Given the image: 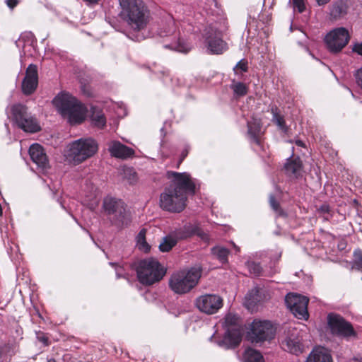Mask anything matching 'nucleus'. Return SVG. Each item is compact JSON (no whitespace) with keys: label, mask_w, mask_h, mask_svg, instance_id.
<instances>
[{"label":"nucleus","mask_w":362,"mask_h":362,"mask_svg":"<svg viewBox=\"0 0 362 362\" xmlns=\"http://www.w3.org/2000/svg\"><path fill=\"white\" fill-rule=\"evenodd\" d=\"M351 269L362 272V250H355L353 252Z\"/></svg>","instance_id":"33"},{"label":"nucleus","mask_w":362,"mask_h":362,"mask_svg":"<svg viewBox=\"0 0 362 362\" xmlns=\"http://www.w3.org/2000/svg\"><path fill=\"white\" fill-rule=\"evenodd\" d=\"M129 38H131V39H132V40H134V38H133L132 37H129ZM143 38H144V37H143V36L137 35V36H136V37H135V40L139 41V40H141V39H143Z\"/></svg>","instance_id":"49"},{"label":"nucleus","mask_w":362,"mask_h":362,"mask_svg":"<svg viewBox=\"0 0 362 362\" xmlns=\"http://www.w3.org/2000/svg\"><path fill=\"white\" fill-rule=\"evenodd\" d=\"M145 235H146V230L143 229L141 230L137 237V245L140 250H144V252H148L149 250V245L146 243L145 240Z\"/></svg>","instance_id":"35"},{"label":"nucleus","mask_w":362,"mask_h":362,"mask_svg":"<svg viewBox=\"0 0 362 362\" xmlns=\"http://www.w3.org/2000/svg\"><path fill=\"white\" fill-rule=\"evenodd\" d=\"M136 272L139 281L144 285H152L160 281L165 274L160 263L153 258L141 260Z\"/></svg>","instance_id":"8"},{"label":"nucleus","mask_w":362,"mask_h":362,"mask_svg":"<svg viewBox=\"0 0 362 362\" xmlns=\"http://www.w3.org/2000/svg\"><path fill=\"white\" fill-rule=\"evenodd\" d=\"M239 320L240 317L236 314L228 313L226 315L224 325L227 331L223 340L218 341L220 346L230 349L240 344L242 336Z\"/></svg>","instance_id":"9"},{"label":"nucleus","mask_w":362,"mask_h":362,"mask_svg":"<svg viewBox=\"0 0 362 362\" xmlns=\"http://www.w3.org/2000/svg\"><path fill=\"white\" fill-rule=\"evenodd\" d=\"M241 70L242 71H247V63L246 61L240 60L235 66L234 71L236 74L238 73V70Z\"/></svg>","instance_id":"40"},{"label":"nucleus","mask_w":362,"mask_h":362,"mask_svg":"<svg viewBox=\"0 0 362 362\" xmlns=\"http://www.w3.org/2000/svg\"><path fill=\"white\" fill-rule=\"evenodd\" d=\"M165 47L182 53H187L191 49V45L183 39L180 38L175 42L165 45Z\"/></svg>","instance_id":"30"},{"label":"nucleus","mask_w":362,"mask_h":362,"mask_svg":"<svg viewBox=\"0 0 362 362\" xmlns=\"http://www.w3.org/2000/svg\"><path fill=\"white\" fill-rule=\"evenodd\" d=\"M205 43L211 54H220L228 49L227 43L222 40L223 30L217 24L208 26L204 34Z\"/></svg>","instance_id":"10"},{"label":"nucleus","mask_w":362,"mask_h":362,"mask_svg":"<svg viewBox=\"0 0 362 362\" xmlns=\"http://www.w3.org/2000/svg\"><path fill=\"white\" fill-rule=\"evenodd\" d=\"M328 325L333 334L344 338L356 337V332L350 322L337 314L330 313L327 316Z\"/></svg>","instance_id":"12"},{"label":"nucleus","mask_w":362,"mask_h":362,"mask_svg":"<svg viewBox=\"0 0 362 362\" xmlns=\"http://www.w3.org/2000/svg\"><path fill=\"white\" fill-rule=\"evenodd\" d=\"M90 119L94 126L98 128H103L106 124V119L103 111L96 107L91 109Z\"/></svg>","instance_id":"25"},{"label":"nucleus","mask_w":362,"mask_h":362,"mask_svg":"<svg viewBox=\"0 0 362 362\" xmlns=\"http://www.w3.org/2000/svg\"><path fill=\"white\" fill-rule=\"evenodd\" d=\"M347 5L343 1L333 3L330 7L329 15L334 20L343 18L347 13Z\"/></svg>","instance_id":"23"},{"label":"nucleus","mask_w":362,"mask_h":362,"mask_svg":"<svg viewBox=\"0 0 362 362\" xmlns=\"http://www.w3.org/2000/svg\"><path fill=\"white\" fill-rule=\"evenodd\" d=\"M10 346L6 345L0 347V361L1 360H6V352H9Z\"/></svg>","instance_id":"41"},{"label":"nucleus","mask_w":362,"mask_h":362,"mask_svg":"<svg viewBox=\"0 0 362 362\" xmlns=\"http://www.w3.org/2000/svg\"><path fill=\"white\" fill-rule=\"evenodd\" d=\"M123 177L127 180L130 183H134L136 180V174L132 168L125 167L122 169Z\"/></svg>","instance_id":"36"},{"label":"nucleus","mask_w":362,"mask_h":362,"mask_svg":"<svg viewBox=\"0 0 362 362\" xmlns=\"http://www.w3.org/2000/svg\"><path fill=\"white\" fill-rule=\"evenodd\" d=\"M301 341L302 337L300 334V331L296 327L289 328L281 340V346L284 350L298 355L303 352V345Z\"/></svg>","instance_id":"15"},{"label":"nucleus","mask_w":362,"mask_h":362,"mask_svg":"<svg viewBox=\"0 0 362 362\" xmlns=\"http://www.w3.org/2000/svg\"><path fill=\"white\" fill-rule=\"evenodd\" d=\"M330 0H316L317 4L319 6H322L327 4L328 2H329Z\"/></svg>","instance_id":"48"},{"label":"nucleus","mask_w":362,"mask_h":362,"mask_svg":"<svg viewBox=\"0 0 362 362\" xmlns=\"http://www.w3.org/2000/svg\"><path fill=\"white\" fill-rule=\"evenodd\" d=\"M286 173L294 177H299L303 171V164L299 157L292 156L287 159L284 165Z\"/></svg>","instance_id":"20"},{"label":"nucleus","mask_w":362,"mask_h":362,"mask_svg":"<svg viewBox=\"0 0 362 362\" xmlns=\"http://www.w3.org/2000/svg\"><path fill=\"white\" fill-rule=\"evenodd\" d=\"M47 362H56V361L53 358H50L47 360Z\"/></svg>","instance_id":"51"},{"label":"nucleus","mask_w":362,"mask_h":362,"mask_svg":"<svg viewBox=\"0 0 362 362\" xmlns=\"http://www.w3.org/2000/svg\"><path fill=\"white\" fill-rule=\"evenodd\" d=\"M175 30L174 19L170 16H167L165 21L159 28L158 35L160 37L168 36Z\"/></svg>","instance_id":"24"},{"label":"nucleus","mask_w":362,"mask_h":362,"mask_svg":"<svg viewBox=\"0 0 362 362\" xmlns=\"http://www.w3.org/2000/svg\"><path fill=\"white\" fill-rule=\"evenodd\" d=\"M98 151L97 141L92 138H81L72 141L66 153V158L74 165H78L93 157Z\"/></svg>","instance_id":"6"},{"label":"nucleus","mask_w":362,"mask_h":362,"mask_svg":"<svg viewBox=\"0 0 362 362\" xmlns=\"http://www.w3.org/2000/svg\"><path fill=\"white\" fill-rule=\"evenodd\" d=\"M29 153L32 160L41 169L45 170L49 167V162L43 148L38 144L30 146Z\"/></svg>","instance_id":"19"},{"label":"nucleus","mask_w":362,"mask_h":362,"mask_svg":"<svg viewBox=\"0 0 362 362\" xmlns=\"http://www.w3.org/2000/svg\"><path fill=\"white\" fill-rule=\"evenodd\" d=\"M103 209L108 220L117 228H122L130 223V214L122 200L107 197L103 202Z\"/></svg>","instance_id":"7"},{"label":"nucleus","mask_w":362,"mask_h":362,"mask_svg":"<svg viewBox=\"0 0 362 362\" xmlns=\"http://www.w3.org/2000/svg\"><path fill=\"white\" fill-rule=\"evenodd\" d=\"M8 119L24 132L35 133L40 130L37 119L28 111V108L21 104L15 103L6 107Z\"/></svg>","instance_id":"4"},{"label":"nucleus","mask_w":362,"mask_h":362,"mask_svg":"<svg viewBox=\"0 0 362 362\" xmlns=\"http://www.w3.org/2000/svg\"><path fill=\"white\" fill-rule=\"evenodd\" d=\"M211 252L221 262L224 263L227 262L229 251L226 248L223 247L216 246L211 249Z\"/></svg>","instance_id":"32"},{"label":"nucleus","mask_w":362,"mask_h":362,"mask_svg":"<svg viewBox=\"0 0 362 362\" xmlns=\"http://www.w3.org/2000/svg\"><path fill=\"white\" fill-rule=\"evenodd\" d=\"M247 134L251 140L257 145H260V136H261V122L259 119L252 118L250 121L247 122Z\"/></svg>","instance_id":"22"},{"label":"nucleus","mask_w":362,"mask_h":362,"mask_svg":"<svg viewBox=\"0 0 362 362\" xmlns=\"http://www.w3.org/2000/svg\"><path fill=\"white\" fill-rule=\"evenodd\" d=\"M320 211L322 213H329V206L327 204H323L320 206Z\"/></svg>","instance_id":"46"},{"label":"nucleus","mask_w":362,"mask_h":362,"mask_svg":"<svg viewBox=\"0 0 362 362\" xmlns=\"http://www.w3.org/2000/svg\"><path fill=\"white\" fill-rule=\"evenodd\" d=\"M201 275L202 270L198 267L175 272L170 278L169 286L177 294L189 293L197 285Z\"/></svg>","instance_id":"5"},{"label":"nucleus","mask_w":362,"mask_h":362,"mask_svg":"<svg viewBox=\"0 0 362 362\" xmlns=\"http://www.w3.org/2000/svg\"><path fill=\"white\" fill-rule=\"evenodd\" d=\"M87 5L98 4L100 0H83Z\"/></svg>","instance_id":"47"},{"label":"nucleus","mask_w":362,"mask_h":362,"mask_svg":"<svg viewBox=\"0 0 362 362\" xmlns=\"http://www.w3.org/2000/svg\"><path fill=\"white\" fill-rule=\"evenodd\" d=\"M187 154H188V151L187 149L184 150L182 152L180 160L177 164V167H179V165L181 164V163L183 161V160L185 158V157L187 156Z\"/></svg>","instance_id":"45"},{"label":"nucleus","mask_w":362,"mask_h":362,"mask_svg":"<svg viewBox=\"0 0 362 362\" xmlns=\"http://www.w3.org/2000/svg\"><path fill=\"white\" fill-rule=\"evenodd\" d=\"M356 78L358 85L362 87V68L357 71Z\"/></svg>","instance_id":"43"},{"label":"nucleus","mask_w":362,"mask_h":362,"mask_svg":"<svg viewBox=\"0 0 362 362\" xmlns=\"http://www.w3.org/2000/svg\"><path fill=\"white\" fill-rule=\"evenodd\" d=\"M243 358L245 362H264L261 353L250 348L245 350Z\"/></svg>","instance_id":"29"},{"label":"nucleus","mask_w":362,"mask_h":362,"mask_svg":"<svg viewBox=\"0 0 362 362\" xmlns=\"http://www.w3.org/2000/svg\"><path fill=\"white\" fill-rule=\"evenodd\" d=\"M53 103L71 124H79L85 119L86 107L69 93H61L54 98Z\"/></svg>","instance_id":"3"},{"label":"nucleus","mask_w":362,"mask_h":362,"mask_svg":"<svg viewBox=\"0 0 362 362\" xmlns=\"http://www.w3.org/2000/svg\"><path fill=\"white\" fill-rule=\"evenodd\" d=\"M353 51L362 56V42L356 43L353 47Z\"/></svg>","instance_id":"42"},{"label":"nucleus","mask_w":362,"mask_h":362,"mask_svg":"<svg viewBox=\"0 0 362 362\" xmlns=\"http://www.w3.org/2000/svg\"><path fill=\"white\" fill-rule=\"evenodd\" d=\"M275 335V328L270 321L255 320L250 325L247 337L252 342L270 340Z\"/></svg>","instance_id":"11"},{"label":"nucleus","mask_w":362,"mask_h":362,"mask_svg":"<svg viewBox=\"0 0 362 362\" xmlns=\"http://www.w3.org/2000/svg\"><path fill=\"white\" fill-rule=\"evenodd\" d=\"M234 93L238 96H243L247 94V87L245 84L241 82L233 83L231 85Z\"/></svg>","instance_id":"34"},{"label":"nucleus","mask_w":362,"mask_h":362,"mask_svg":"<svg viewBox=\"0 0 362 362\" xmlns=\"http://www.w3.org/2000/svg\"><path fill=\"white\" fill-rule=\"evenodd\" d=\"M166 177L170 180L160 196V206L167 211L180 213L187 206L189 194L195 193V182L188 173L168 171Z\"/></svg>","instance_id":"1"},{"label":"nucleus","mask_w":362,"mask_h":362,"mask_svg":"<svg viewBox=\"0 0 362 362\" xmlns=\"http://www.w3.org/2000/svg\"><path fill=\"white\" fill-rule=\"evenodd\" d=\"M350 36L348 30L343 27L330 31L325 38L328 49L333 53L340 52L349 42Z\"/></svg>","instance_id":"13"},{"label":"nucleus","mask_w":362,"mask_h":362,"mask_svg":"<svg viewBox=\"0 0 362 362\" xmlns=\"http://www.w3.org/2000/svg\"><path fill=\"white\" fill-rule=\"evenodd\" d=\"M296 145H298V146H304L303 142L302 141H300V140H297V141H296Z\"/></svg>","instance_id":"50"},{"label":"nucleus","mask_w":362,"mask_h":362,"mask_svg":"<svg viewBox=\"0 0 362 362\" xmlns=\"http://www.w3.org/2000/svg\"><path fill=\"white\" fill-rule=\"evenodd\" d=\"M294 10L297 9L299 13H303L305 9V0H292Z\"/></svg>","instance_id":"38"},{"label":"nucleus","mask_w":362,"mask_h":362,"mask_svg":"<svg viewBox=\"0 0 362 362\" xmlns=\"http://www.w3.org/2000/svg\"><path fill=\"white\" fill-rule=\"evenodd\" d=\"M276 107L272 108V113L273 115L272 121L279 127V128L284 132H287V127L286 125L284 119L277 112Z\"/></svg>","instance_id":"31"},{"label":"nucleus","mask_w":362,"mask_h":362,"mask_svg":"<svg viewBox=\"0 0 362 362\" xmlns=\"http://www.w3.org/2000/svg\"><path fill=\"white\" fill-rule=\"evenodd\" d=\"M305 362H332V359L327 349L317 347L310 354Z\"/></svg>","instance_id":"21"},{"label":"nucleus","mask_w":362,"mask_h":362,"mask_svg":"<svg viewBox=\"0 0 362 362\" xmlns=\"http://www.w3.org/2000/svg\"><path fill=\"white\" fill-rule=\"evenodd\" d=\"M269 204L274 211H275L276 213H279V214H281L279 204L276 201L274 197L272 194L269 196Z\"/></svg>","instance_id":"39"},{"label":"nucleus","mask_w":362,"mask_h":362,"mask_svg":"<svg viewBox=\"0 0 362 362\" xmlns=\"http://www.w3.org/2000/svg\"><path fill=\"white\" fill-rule=\"evenodd\" d=\"M38 83L37 68L30 64L26 69L25 76L22 82V90L25 95H30L37 88Z\"/></svg>","instance_id":"17"},{"label":"nucleus","mask_w":362,"mask_h":362,"mask_svg":"<svg viewBox=\"0 0 362 362\" xmlns=\"http://www.w3.org/2000/svg\"><path fill=\"white\" fill-rule=\"evenodd\" d=\"M107 150L113 157L120 159H127L133 157L134 151L119 141H111L107 144Z\"/></svg>","instance_id":"18"},{"label":"nucleus","mask_w":362,"mask_h":362,"mask_svg":"<svg viewBox=\"0 0 362 362\" xmlns=\"http://www.w3.org/2000/svg\"><path fill=\"white\" fill-rule=\"evenodd\" d=\"M197 230V227L191 223H186L182 228L175 230L176 237L180 239L187 238L192 235L194 234Z\"/></svg>","instance_id":"28"},{"label":"nucleus","mask_w":362,"mask_h":362,"mask_svg":"<svg viewBox=\"0 0 362 362\" xmlns=\"http://www.w3.org/2000/svg\"><path fill=\"white\" fill-rule=\"evenodd\" d=\"M6 5L11 9H13L15 6L18 4V0H6Z\"/></svg>","instance_id":"44"},{"label":"nucleus","mask_w":362,"mask_h":362,"mask_svg":"<svg viewBox=\"0 0 362 362\" xmlns=\"http://www.w3.org/2000/svg\"><path fill=\"white\" fill-rule=\"evenodd\" d=\"M247 267L250 273L256 276L259 275L262 272V268L260 265L255 262H249L247 264Z\"/></svg>","instance_id":"37"},{"label":"nucleus","mask_w":362,"mask_h":362,"mask_svg":"<svg viewBox=\"0 0 362 362\" xmlns=\"http://www.w3.org/2000/svg\"><path fill=\"white\" fill-rule=\"evenodd\" d=\"M119 16L136 33L146 29L151 20L150 11L142 0H119Z\"/></svg>","instance_id":"2"},{"label":"nucleus","mask_w":362,"mask_h":362,"mask_svg":"<svg viewBox=\"0 0 362 362\" xmlns=\"http://www.w3.org/2000/svg\"><path fill=\"white\" fill-rule=\"evenodd\" d=\"M259 293V289L258 288H254L247 293L245 298V305L248 309H253L260 300Z\"/></svg>","instance_id":"26"},{"label":"nucleus","mask_w":362,"mask_h":362,"mask_svg":"<svg viewBox=\"0 0 362 362\" xmlns=\"http://www.w3.org/2000/svg\"><path fill=\"white\" fill-rule=\"evenodd\" d=\"M178 240H180V238L176 237V233L175 231L170 235L165 237L159 245L160 251H170L176 245Z\"/></svg>","instance_id":"27"},{"label":"nucleus","mask_w":362,"mask_h":362,"mask_svg":"<svg viewBox=\"0 0 362 362\" xmlns=\"http://www.w3.org/2000/svg\"><path fill=\"white\" fill-rule=\"evenodd\" d=\"M308 298L296 293L286 295L285 302L287 307L296 317L300 320H307L309 317L308 312Z\"/></svg>","instance_id":"14"},{"label":"nucleus","mask_w":362,"mask_h":362,"mask_svg":"<svg viewBox=\"0 0 362 362\" xmlns=\"http://www.w3.org/2000/svg\"><path fill=\"white\" fill-rule=\"evenodd\" d=\"M235 247L237 249V251H239V248L235 246Z\"/></svg>","instance_id":"52"},{"label":"nucleus","mask_w":362,"mask_h":362,"mask_svg":"<svg viewBox=\"0 0 362 362\" xmlns=\"http://www.w3.org/2000/svg\"><path fill=\"white\" fill-rule=\"evenodd\" d=\"M196 305L201 312L211 315L217 313L221 308L223 299L218 295L205 294L197 298Z\"/></svg>","instance_id":"16"}]
</instances>
